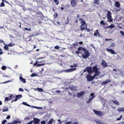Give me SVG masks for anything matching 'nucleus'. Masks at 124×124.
Masks as SVG:
<instances>
[{"instance_id": "nucleus-1", "label": "nucleus", "mask_w": 124, "mask_h": 124, "mask_svg": "<svg viewBox=\"0 0 124 124\" xmlns=\"http://www.w3.org/2000/svg\"><path fill=\"white\" fill-rule=\"evenodd\" d=\"M78 50L79 51L82 50L84 52L83 54H82L81 56L84 59L87 58L90 55L88 51L86 48L82 47H79L78 49Z\"/></svg>"}, {"instance_id": "nucleus-2", "label": "nucleus", "mask_w": 124, "mask_h": 124, "mask_svg": "<svg viewBox=\"0 0 124 124\" xmlns=\"http://www.w3.org/2000/svg\"><path fill=\"white\" fill-rule=\"evenodd\" d=\"M81 25L80 26L81 30L82 31L85 30L86 28L87 24L86 23L85 21H83L81 23Z\"/></svg>"}, {"instance_id": "nucleus-3", "label": "nucleus", "mask_w": 124, "mask_h": 124, "mask_svg": "<svg viewBox=\"0 0 124 124\" xmlns=\"http://www.w3.org/2000/svg\"><path fill=\"white\" fill-rule=\"evenodd\" d=\"M93 111L95 114L99 117H101L103 115V113L101 111L96 110L94 109H93Z\"/></svg>"}, {"instance_id": "nucleus-4", "label": "nucleus", "mask_w": 124, "mask_h": 124, "mask_svg": "<svg viewBox=\"0 0 124 124\" xmlns=\"http://www.w3.org/2000/svg\"><path fill=\"white\" fill-rule=\"evenodd\" d=\"M87 71L89 74H91L93 72L91 67H87L84 70V72Z\"/></svg>"}, {"instance_id": "nucleus-5", "label": "nucleus", "mask_w": 124, "mask_h": 124, "mask_svg": "<svg viewBox=\"0 0 124 124\" xmlns=\"http://www.w3.org/2000/svg\"><path fill=\"white\" fill-rule=\"evenodd\" d=\"M42 62H39L38 61H37L33 65L36 66L37 65V67H38L44 65L45 64L44 63H42Z\"/></svg>"}, {"instance_id": "nucleus-6", "label": "nucleus", "mask_w": 124, "mask_h": 124, "mask_svg": "<svg viewBox=\"0 0 124 124\" xmlns=\"http://www.w3.org/2000/svg\"><path fill=\"white\" fill-rule=\"evenodd\" d=\"M70 4L73 7H74L77 5V2L75 0H71V1Z\"/></svg>"}, {"instance_id": "nucleus-7", "label": "nucleus", "mask_w": 124, "mask_h": 124, "mask_svg": "<svg viewBox=\"0 0 124 124\" xmlns=\"http://www.w3.org/2000/svg\"><path fill=\"white\" fill-rule=\"evenodd\" d=\"M86 78L87 79V80L88 81H92L93 80V78L89 74H88L86 76Z\"/></svg>"}, {"instance_id": "nucleus-8", "label": "nucleus", "mask_w": 124, "mask_h": 124, "mask_svg": "<svg viewBox=\"0 0 124 124\" xmlns=\"http://www.w3.org/2000/svg\"><path fill=\"white\" fill-rule=\"evenodd\" d=\"M15 96V99L14 100V101H16L18 100L21 98L22 97V95L21 94L17 95Z\"/></svg>"}, {"instance_id": "nucleus-9", "label": "nucleus", "mask_w": 124, "mask_h": 124, "mask_svg": "<svg viewBox=\"0 0 124 124\" xmlns=\"http://www.w3.org/2000/svg\"><path fill=\"white\" fill-rule=\"evenodd\" d=\"M106 50L108 52H110V53L112 54H116V53L114 52V51L111 49L107 48Z\"/></svg>"}, {"instance_id": "nucleus-10", "label": "nucleus", "mask_w": 124, "mask_h": 124, "mask_svg": "<svg viewBox=\"0 0 124 124\" xmlns=\"http://www.w3.org/2000/svg\"><path fill=\"white\" fill-rule=\"evenodd\" d=\"M93 35L96 37L97 36L98 37H100V35L98 31V30H96L95 31Z\"/></svg>"}, {"instance_id": "nucleus-11", "label": "nucleus", "mask_w": 124, "mask_h": 124, "mask_svg": "<svg viewBox=\"0 0 124 124\" xmlns=\"http://www.w3.org/2000/svg\"><path fill=\"white\" fill-rule=\"evenodd\" d=\"M85 93V92L82 91L79 93H78L77 94V96L78 97H80L83 95Z\"/></svg>"}, {"instance_id": "nucleus-12", "label": "nucleus", "mask_w": 124, "mask_h": 124, "mask_svg": "<svg viewBox=\"0 0 124 124\" xmlns=\"http://www.w3.org/2000/svg\"><path fill=\"white\" fill-rule=\"evenodd\" d=\"M111 81V80H109V79H107L101 83V85H104L105 84H107L109 82H110Z\"/></svg>"}, {"instance_id": "nucleus-13", "label": "nucleus", "mask_w": 124, "mask_h": 124, "mask_svg": "<svg viewBox=\"0 0 124 124\" xmlns=\"http://www.w3.org/2000/svg\"><path fill=\"white\" fill-rule=\"evenodd\" d=\"M101 64L103 66V67L105 68L107 67V64L104 60H103L101 63Z\"/></svg>"}, {"instance_id": "nucleus-14", "label": "nucleus", "mask_w": 124, "mask_h": 124, "mask_svg": "<svg viewBox=\"0 0 124 124\" xmlns=\"http://www.w3.org/2000/svg\"><path fill=\"white\" fill-rule=\"evenodd\" d=\"M15 97V95H13L12 94H10L8 97L9 99V100H11L12 99H14Z\"/></svg>"}, {"instance_id": "nucleus-15", "label": "nucleus", "mask_w": 124, "mask_h": 124, "mask_svg": "<svg viewBox=\"0 0 124 124\" xmlns=\"http://www.w3.org/2000/svg\"><path fill=\"white\" fill-rule=\"evenodd\" d=\"M100 0H93L94 3L98 5L100 4Z\"/></svg>"}, {"instance_id": "nucleus-16", "label": "nucleus", "mask_w": 124, "mask_h": 124, "mask_svg": "<svg viewBox=\"0 0 124 124\" xmlns=\"http://www.w3.org/2000/svg\"><path fill=\"white\" fill-rule=\"evenodd\" d=\"M115 4L116 7L117 8L120 7V4L119 2H118V1H116Z\"/></svg>"}, {"instance_id": "nucleus-17", "label": "nucleus", "mask_w": 124, "mask_h": 124, "mask_svg": "<svg viewBox=\"0 0 124 124\" xmlns=\"http://www.w3.org/2000/svg\"><path fill=\"white\" fill-rule=\"evenodd\" d=\"M93 71L96 72L98 71V68L96 65V66H94L93 68Z\"/></svg>"}, {"instance_id": "nucleus-18", "label": "nucleus", "mask_w": 124, "mask_h": 124, "mask_svg": "<svg viewBox=\"0 0 124 124\" xmlns=\"http://www.w3.org/2000/svg\"><path fill=\"white\" fill-rule=\"evenodd\" d=\"M19 79L21 81H22L24 83H25L26 82L25 79H23V78L22 76H20L19 77Z\"/></svg>"}, {"instance_id": "nucleus-19", "label": "nucleus", "mask_w": 124, "mask_h": 124, "mask_svg": "<svg viewBox=\"0 0 124 124\" xmlns=\"http://www.w3.org/2000/svg\"><path fill=\"white\" fill-rule=\"evenodd\" d=\"M117 110L119 112L124 111V107L119 108L117 109Z\"/></svg>"}, {"instance_id": "nucleus-20", "label": "nucleus", "mask_w": 124, "mask_h": 124, "mask_svg": "<svg viewBox=\"0 0 124 124\" xmlns=\"http://www.w3.org/2000/svg\"><path fill=\"white\" fill-rule=\"evenodd\" d=\"M107 15L108 17H112L111 13L110 11H108Z\"/></svg>"}, {"instance_id": "nucleus-21", "label": "nucleus", "mask_w": 124, "mask_h": 124, "mask_svg": "<svg viewBox=\"0 0 124 124\" xmlns=\"http://www.w3.org/2000/svg\"><path fill=\"white\" fill-rule=\"evenodd\" d=\"M94 96L92 97L91 98H90L89 99L87 100L86 101V103H88L92 101V100L94 98Z\"/></svg>"}, {"instance_id": "nucleus-22", "label": "nucleus", "mask_w": 124, "mask_h": 124, "mask_svg": "<svg viewBox=\"0 0 124 124\" xmlns=\"http://www.w3.org/2000/svg\"><path fill=\"white\" fill-rule=\"evenodd\" d=\"M114 27H115V26H114V25L113 24H111L110 25L108 26L107 27H106L105 28V29L108 28H114Z\"/></svg>"}, {"instance_id": "nucleus-23", "label": "nucleus", "mask_w": 124, "mask_h": 124, "mask_svg": "<svg viewBox=\"0 0 124 124\" xmlns=\"http://www.w3.org/2000/svg\"><path fill=\"white\" fill-rule=\"evenodd\" d=\"M36 21L37 23V25L38 24V23L39 24H40L42 23V22L39 19L36 20Z\"/></svg>"}, {"instance_id": "nucleus-24", "label": "nucleus", "mask_w": 124, "mask_h": 124, "mask_svg": "<svg viewBox=\"0 0 124 124\" xmlns=\"http://www.w3.org/2000/svg\"><path fill=\"white\" fill-rule=\"evenodd\" d=\"M15 45V44L11 42V43H9L7 45L9 47H11L14 46Z\"/></svg>"}, {"instance_id": "nucleus-25", "label": "nucleus", "mask_w": 124, "mask_h": 124, "mask_svg": "<svg viewBox=\"0 0 124 124\" xmlns=\"http://www.w3.org/2000/svg\"><path fill=\"white\" fill-rule=\"evenodd\" d=\"M111 101L112 102L114 103L116 105H119V103L117 101H114L113 100H112Z\"/></svg>"}, {"instance_id": "nucleus-26", "label": "nucleus", "mask_w": 124, "mask_h": 124, "mask_svg": "<svg viewBox=\"0 0 124 124\" xmlns=\"http://www.w3.org/2000/svg\"><path fill=\"white\" fill-rule=\"evenodd\" d=\"M54 119L53 118L51 119L48 122V124H52V123L54 122Z\"/></svg>"}, {"instance_id": "nucleus-27", "label": "nucleus", "mask_w": 124, "mask_h": 124, "mask_svg": "<svg viewBox=\"0 0 124 124\" xmlns=\"http://www.w3.org/2000/svg\"><path fill=\"white\" fill-rule=\"evenodd\" d=\"M108 19V21L109 22H111L113 21V20L112 19V17H109L107 18Z\"/></svg>"}, {"instance_id": "nucleus-28", "label": "nucleus", "mask_w": 124, "mask_h": 124, "mask_svg": "<svg viewBox=\"0 0 124 124\" xmlns=\"http://www.w3.org/2000/svg\"><path fill=\"white\" fill-rule=\"evenodd\" d=\"M95 72V73L94 74L96 76H99L100 74L101 73L100 72L98 71H97Z\"/></svg>"}, {"instance_id": "nucleus-29", "label": "nucleus", "mask_w": 124, "mask_h": 124, "mask_svg": "<svg viewBox=\"0 0 124 124\" xmlns=\"http://www.w3.org/2000/svg\"><path fill=\"white\" fill-rule=\"evenodd\" d=\"M100 24L101 25H104L106 23L103 21H101L100 22Z\"/></svg>"}, {"instance_id": "nucleus-30", "label": "nucleus", "mask_w": 124, "mask_h": 124, "mask_svg": "<svg viewBox=\"0 0 124 124\" xmlns=\"http://www.w3.org/2000/svg\"><path fill=\"white\" fill-rule=\"evenodd\" d=\"M7 45L6 46H5L4 47V49L7 50H8L9 49V47Z\"/></svg>"}, {"instance_id": "nucleus-31", "label": "nucleus", "mask_w": 124, "mask_h": 124, "mask_svg": "<svg viewBox=\"0 0 124 124\" xmlns=\"http://www.w3.org/2000/svg\"><path fill=\"white\" fill-rule=\"evenodd\" d=\"M95 121L97 124H101V123L100 120H96Z\"/></svg>"}, {"instance_id": "nucleus-32", "label": "nucleus", "mask_w": 124, "mask_h": 124, "mask_svg": "<svg viewBox=\"0 0 124 124\" xmlns=\"http://www.w3.org/2000/svg\"><path fill=\"white\" fill-rule=\"evenodd\" d=\"M6 67L5 66H3L1 67V69L3 70H5L6 69Z\"/></svg>"}, {"instance_id": "nucleus-33", "label": "nucleus", "mask_w": 124, "mask_h": 124, "mask_svg": "<svg viewBox=\"0 0 124 124\" xmlns=\"http://www.w3.org/2000/svg\"><path fill=\"white\" fill-rule=\"evenodd\" d=\"M122 115H121L120 116V117L119 118H117L116 120H120L122 118Z\"/></svg>"}, {"instance_id": "nucleus-34", "label": "nucleus", "mask_w": 124, "mask_h": 124, "mask_svg": "<svg viewBox=\"0 0 124 124\" xmlns=\"http://www.w3.org/2000/svg\"><path fill=\"white\" fill-rule=\"evenodd\" d=\"M76 69V68H72L71 69H70L71 72H72L73 71L75 70Z\"/></svg>"}, {"instance_id": "nucleus-35", "label": "nucleus", "mask_w": 124, "mask_h": 124, "mask_svg": "<svg viewBox=\"0 0 124 124\" xmlns=\"http://www.w3.org/2000/svg\"><path fill=\"white\" fill-rule=\"evenodd\" d=\"M5 4L3 2H1V3L0 6V7H4L5 6Z\"/></svg>"}, {"instance_id": "nucleus-36", "label": "nucleus", "mask_w": 124, "mask_h": 124, "mask_svg": "<svg viewBox=\"0 0 124 124\" xmlns=\"http://www.w3.org/2000/svg\"><path fill=\"white\" fill-rule=\"evenodd\" d=\"M54 0L57 5H58L59 4V2L58 0Z\"/></svg>"}, {"instance_id": "nucleus-37", "label": "nucleus", "mask_w": 124, "mask_h": 124, "mask_svg": "<svg viewBox=\"0 0 124 124\" xmlns=\"http://www.w3.org/2000/svg\"><path fill=\"white\" fill-rule=\"evenodd\" d=\"M72 45H73V46L74 47L75 46H78V44L77 42H76V43L72 44Z\"/></svg>"}, {"instance_id": "nucleus-38", "label": "nucleus", "mask_w": 124, "mask_h": 124, "mask_svg": "<svg viewBox=\"0 0 124 124\" xmlns=\"http://www.w3.org/2000/svg\"><path fill=\"white\" fill-rule=\"evenodd\" d=\"M8 111V109L7 108H6L5 109L3 110H2V112H5V111Z\"/></svg>"}, {"instance_id": "nucleus-39", "label": "nucleus", "mask_w": 124, "mask_h": 124, "mask_svg": "<svg viewBox=\"0 0 124 124\" xmlns=\"http://www.w3.org/2000/svg\"><path fill=\"white\" fill-rule=\"evenodd\" d=\"M85 29L88 32H90V31H93V29L90 30V29H89V28H88V29L87 28V27L86 28V29Z\"/></svg>"}, {"instance_id": "nucleus-40", "label": "nucleus", "mask_w": 124, "mask_h": 124, "mask_svg": "<svg viewBox=\"0 0 124 124\" xmlns=\"http://www.w3.org/2000/svg\"><path fill=\"white\" fill-rule=\"evenodd\" d=\"M36 76V75L35 73H33L31 75V77H35Z\"/></svg>"}, {"instance_id": "nucleus-41", "label": "nucleus", "mask_w": 124, "mask_h": 124, "mask_svg": "<svg viewBox=\"0 0 124 124\" xmlns=\"http://www.w3.org/2000/svg\"><path fill=\"white\" fill-rule=\"evenodd\" d=\"M24 29L26 30V31H31L30 28L28 29L27 28H24Z\"/></svg>"}, {"instance_id": "nucleus-42", "label": "nucleus", "mask_w": 124, "mask_h": 124, "mask_svg": "<svg viewBox=\"0 0 124 124\" xmlns=\"http://www.w3.org/2000/svg\"><path fill=\"white\" fill-rule=\"evenodd\" d=\"M75 23L76 24H77L78 23V20L77 18H76L75 20Z\"/></svg>"}, {"instance_id": "nucleus-43", "label": "nucleus", "mask_w": 124, "mask_h": 124, "mask_svg": "<svg viewBox=\"0 0 124 124\" xmlns=\"http://www.w3.org/2000/svg\"><path fill=\"white\" fill-rule=\"evenodd\" d=\"M79 19V21H81V22H80V23H82L83 22V21H85L82 18H78Z\"/></svg>"}, {"instance_id": "nucleus-44", "label": "nucleus", "mask_w": 124, "mask_h": 124, "mask_svg": "<svg viewBox=\"0 0 124 124\" xmlns=\"http://www.w3.org/2000/svg\"><path fill=\"white\" fill-rule=\"evenodd\" d=\"M65 72H71L70 69H68L65 70Z\"/></svg>"}, {"instance_id": "nucleus-45", "label": "nucleus", "mask_w": 124, "mask_h": 124, "mask_svg": "<svg viewBox=\"0 0 124 124\" xmlns=\"http://www.w3.org/2000/svg\"><path fill=\"white\" fill-rule=\"evenodd\" d=\"M67 22H65V24H67L68 23H69V17H67Z\"/></svg>"}, {"instance_id": "nucleus-46", "label": "nucleus", "mask_w": 124, "mask_h": 124, "mask_svg": "<svg viewBox=\"0 0 124 124\" xmlns=\"http://www.w3.org/2000/svg\"><path fill=\"white\" fill-rule=\"evenodd\" d=\"M7 122V121L6 120H4L2 121V124H5V123Z\"/></svg>"}, {"instance_id": "nucleus-47", "label": "nucleus", "mask_w": 124, "mask_h": 124, "mask_svg": "<svg viewBox=\"0 0 124 124\" xmlns=\"http://www.w3.org/2000/svg\"><path fill=\"white\" fill-rule=\"evenodd\" d=\"M23 104L26 106H29V105L28 104L26 103L25 102H23L22 103Z\"/></svg>"}, {"instance_id": "nucleus-48", "label": "nucleus", "mask_w": 124, "mask_h": 124, "mask_svg": "<svg viewBox=\"0 0 124 124\" xmlns=\"http://www.w3.org/2000/svg\"><path fill=\"white\" fill-rule=\"evenodd\" d=\"M115 44L114 43H112L110 45V47H113L115 46Z\"/></svg>"}, {"instance_id": "nucleus-49", "label": "nucleus", "mask_w": 124, "mask_h": 124, "mask_svg": "<svg viewBox=\"0 0 124 124\" xmlns=\"http://www.w3.org/2000/svg\"><path fill=\"white\" fill-rule=\"evenodd\" d=\"M37 89H38V90L42 92L43 91V89L41 88H38Z\"/></svg>"}, {"instance_id": "nucleus-50", "label": "nucleus", "mask_w": 124, "mask_h": 124, "mask_svg": "<svg viewBox=\"0 0 124 124\" xmlns=\"http://www.w3.org/2000/svg\"><path fill=\"white\" fill-rule=\"evenodd\" d=\"M46 123V122L45 121L43 120L41 122V124H45Z\"/></svg>"}, {"instance_id": "nucleus-51", "label": "nucleus", "mask_w": 124, "mask_h": 124, "mask_svg": "<svg viewBox=\"0 0 124 124\" xmlns=\"http://www.w3.org/2000/svg\"><path fill=\"white\" fill-rule=\"evenodd\" d=\"M120 33L123 35L124 36V33L123 31H120Z\"/></svg>"}, {"instance_id": "nucleus-52", "label": "nucleus", "mask_w": 124, "mask_h": 124, "mask_svg": "<svg viewBox=\"0 0 124 124\" xmlns=\"http://www.w3.org/2000/svg\"><path fill=\"white\" fill-rule=\"evenodd\" d=\"M72 123V122L71 121L70 122H67L65 124H71Z\"/></svg>"}, {"instance_id": "nucleus-53", "label": "nucleus", "mask_w": 124, "mask_h": 124, "mask_svg": "<svg viewBox=\"0 0 124 124\" xmlns=\"http://www.w3.org/2000/svg\"><path fill=\"white\" fill-rule=\"evenodd\" d=\"M75 52L76 53L78 54H79L80 53L81 54H82V53H80L79 51H75Z\"/></svg>"}, {"instance_id": "nucleus-54", "label": "nucleus", "mask_w": 124, "mask_h": 124, "mask_svg": "<svg viewBox=\"0 0 124 124\" xmlns=\"http://www.w3.org/2000/svg\"><path fill=\"white\" fill-rule=\"evenodd\" d=\"M30 119V117H26L24 119L25 120H29Z\"/></svg>"}, {"instance_id": "nucleus-55", "label": "nucleus", "mask_w": 124, "mask_h": 124, "mask_svg": "<svg viewBox=\"0 0 124 124\" xmlns=\"http://www.w3.org/2000/svg\"><path fill=\"white\" fill-rule=\"evenodd\" d=\"M19 90L20 91H22V92L23 91V90L22 88H20L19 89Z\"/></svg>"}, {"instance_id": "nucleus-56", "label": "nucleus", "mask_w": 124, "mask_h": 124, "mask_svg": "<svg viewBox=\"0 0 124 124\" xmlns=\"http://www.w3.org/2000/svg\"><path fill=\"white\" fill-rule=\"evenodd\" d=\"M5 101H8V100H9V97H6L5 98Z\"/></svg>"}, {"instance_id": "nucleus-57", "label": "nucleus", "mask_w": 124, "mask_h": 124, "mask_svg": "<svg viewBox=\"0 0 124 124\" xmlns=\"http://www.w3.org/2000/svg\"><path fill=\"white\" fill-rule=\"evenodd\" d=\"M10 117V115H8L6 117V119H9Z\"/></svg>"}, {"instance_id": "nucleus-58", "label": "nucleus", "mask_w": 124, "mask_h": 124, "mask_svg": "<svg viewBox=\"0 0 124 124\" xmlns=\"http://www.w3.org/2000/svg\"><path fill=\"white\" fill-rule=\"evenodd\" d=\"M69 88L71 90H73V88H74V87L73 86L72 87H71L70 86L69 87Z\"/></svg>"}, {"instance_id": "nucleus-59", "label": "nucleus", "mask_w": 124, "mask_h": 124, "mask_svg": "<svg viewBox=\"0 0 124 124\" xmlns=\"http://www.w3.org/2000/svg\"><path fill=\"white\" fill-rule=\"evenodd\" d=\"M57 13H56L55 14V13L54 14V17L55 18L57 17Z\"/></svg>"}, {"instance_id": "nucleus-60", "label": "nucleus", "mask_w": 124, "mask_h": 124, "mask_svg": "<svg viewBox=\"0 0 124 124\" xmlns=\"http://www.w3.org/2000/svg\"><path fill=\"white\" fill-rule=\"evenodd\" d=\"M59 48V47L58 46H54V48L55 49H58Z\"/></svg>"}, {"instance_id": "nucleus-61", "label": "nucleus", "mask_w": 124, "mask_h": 124, "mask_svg": "<svg viewBox=\"0 0 124 124\" xmlns=\"http://www.w3.org/2000/svg\"><path fill=\"white\" fill-rule=\"evenodd\" d=\"M95 94L94 93H91L90 94V95L92 97H93V96Z\"/></svg>"}, {"instance_id": "nucleus-62", "label": "nucleus", "mask_w": 124, "mask_h": 124, "mask_svg": "<svg viewBox=\"0 0 124 124\" xmlns=\"http://www.w3.org/2000/svg\"><path fill=\"white\" fill-rule=\"evenodd\" d=\"M10 81V80H8V81H6L5 82H3V83H4V84H5V83H7L9 82Z\"/></svg>"}, {"instance_id": "nucleus-63", "label": "nucleus", "mask_w": 124, "mask_h": 124, "mask_svg": "<svg viewBox=\"0 0 124 124\" xmlns=\"http://www.w3.org/2000/svg\"><path fill=\"white\" fill-rule=\"evenodd\" d=\"M2 42L3 43H4V42L3 40L2 39H1L0 40V43Z\"/></svg>"}, {"instance_id": "nucleus-64", "label": "nucleus", "mask_w": 124, "mask_h": 124, "mask_svg": "<svg viewBox=\"0 0 124 124\" xmlns=\"http://www.w3.org/2000/svg\"><path fill=\"white\" fill-rule=\"evenodd\" d=\"M72 124H78V123L77 122H73V123Z\"/></svg>"}]
</instances>
